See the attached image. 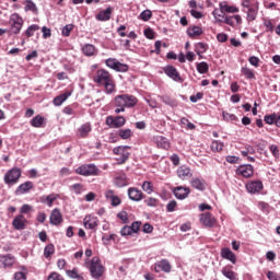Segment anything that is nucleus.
Listing matches in <instances>:
<instances>
[{"label":"nucleus","mask_w":280,"mask_h":280,"mask_svg":"<svg viewBox=\"0 0 280 280\" xmlns=\"http://www.w3.org/2000/svg\"><path fill=\"white\" fill-rule=\"evenodd\" d=\"M48 280H65V278H62L58 272H51L48 276Z\"/></svg>","instance_id":"obj_63"},{"label":"nucleus","mask_w":280,"mask_h":280,"mask_svg":"<svg viewBox=\"0 0 280 280\" xmlns=\"http://www.w3.org/2000/svg\"><path fill=\"white\" fill-rule=\"evenodd\" d=\"M71 32H73V24H67L62 30H61V34L62 36H71Z\"/></svg>","instance_id":"obj_47"},{"label":"nucleus","mask_w":280,"mask_h":280,"mask_svg":"<svg viewBox=\"0 0 280 280\" xmlns=\"http://www.w3.org/2000/svg\"><path fill=\"white\" fill-rule=\"evenodd\" d=\"M118 137H120V139H130L132 137V130L131 129H119L117 131Z\"/></svg>","instance_id":"obj_41"},{"label":"nucleus","mask_w":280,"mask_h":280,"mask_svg":"<svg viewBox=\"0 0 280 280\" xmlns=\"http://www.w3.org/2000/svg\"><path fill=\"white\" fill-rule=\"evenodd\" d=\"M115 71H119V72H122V73H126V71H128V65L126 63H121V62H117L116 63V69Z\"/></svg>","instance_id":"obj_54"},{"label":"nucleus","mask_w":280,"mask_h":280,"mask_svg":"<svg viewBox=\"0 0 280 280\" xmlns=\"http://www.w3.org/2000/svg\"><path fill=\"white\" fill-rule=\"evenodd\" d=\"M190 185L194 189H198V191H205V179L195 177L190 180Z\"/></svg>","instance_id":"obj_30"},{"label":"nucleus","mask_w":280,"mask_h":280,"mask_svg":"<svg viewBox=\"0 0 280 280\" xmlns=\"http://www.w3.org/2000/svg\"><path fill=\"white\" fill-rule=\"evenodd\" d=\"M43 124H45V117L37 115L31 120V126L33 128H43Z\"/></svg>","instance_id":"obj_34"},{"label":"nucleus","mask_w":280,"mask_h":280,"mask_svg":"<svg viewBox=\"0 0 280 280\" xmlns=\"http://www.w3.org/2000/svg\"><path fill=\"white\" fill-rule=\"evenodd\" d=\"M246 190L248 194H259L264 189V183L261 180H252L246 184Z\"/></svg>","instance_id":"obj_13"},{"label":"nucleus","mask_w":280,"mask_h":280,"mask_svg":"<svg viewBox=\"0 0 280 280\" xmlns=\"http://www.w3.org/2000/svg\"><path fill=\"white\" fill-rule=\"evenodd\" d=\"M83 188H84V186H82V184H74L71 186L72 191H74V194H77V195L82 194Z\"/></svg>","instance_id":"obj_59"},{"label":"nucleus","mask_w":280,"mask_h":280,"mask_svg":"<svg viewBox=\"0 0 280 280\" xmlns=\"http://www.w3.org/2000/svg\"><path fill=\"white\" fill-rule=\"evenodd\" d=\"M114 185L115 187H128L130 185V179H128V176L124 172H116L114 174Z\"/></svg>","instance_id":"obj_8"},{"label":"nucleus","mask_w":280,"mask_h":280,"mask_svg":"<svg viewBox=\"0 0 280 280\" xmlns=\"http://www.w3.org/2000/svg\"><path fill=\"white\" fill-rule=\"evenodd\" d=\"M142 189L147 194H152V191H154V186L151 184V182H143Z\"/></svg>","instance_id":"obj_48"},{"label":"nucleus","mask_w":280,"mask_h":280,"mask_svg":"<svg viewBox=\"0 0 280 280\" xmlns=\"http://www.w3.org/2000/svg\"><path fill=\"white\" fill-rule=\"evenodd\" d=\"M223 149L224 143H222L221 141L214 140L211 142L210 150H212V152H222Z\"/></svg>","instance_id":"obj_40"},{"label":"nucleus","mask_w":280,"mask_h":280,"mask_svg":"<svg viewBox=\"0 0 280 280\" xmlns=\"http://www.w3.org/2000/svg\"><path fill=\"white\" fill-rule=\"evenodd\" d=\"M49 220L52 226H60V223L63 222L62 212H60L59 209L55 208L50 213Z\"/></svg>","instance_id":"obj_18"},{"label":"nucleus","mask_w":280,"mask_h":280,"mask_svg":"<svg viewBox=\"0 0 280 280\" xmlns=\"http://www.w3.org/2000/svg\"><path fill=\"white\" fill-rule=\"evenodd\" d=\"M212 15L214 16L217 23H224V19H226V14L224 11H222V9H214Z\"/></svg>","instance_id":"obj_32"},{"label":"nucleus","mask_w":280,"mask_h":280,"mask_svg":"<svg viewBox=\"0 0 280 280\" xmlns=\"http://www.w3.org/2000/svg\"><path fill=\"white\" fill-rule=\"evenodd\" d=\"M223 277H226V279L235 280L237 279V273L231 269V267H223L221 270Z\"/></svg>","instance_id":"obj_31"},{"label":"nucleus","mask_w":280,"mask_h":280,"mask_svg":"<svg viewBox=\"0 0 280 280\" xmlns=\"http://www.w3.org/2000/svg\"><path fill=\"white\" fill-rule=\"evenodd\" d=\"M102 171L95 164H83L75 170L79 176H100Z\"/></svg>","instance_id":"obj_4"},{"label":"nucleus","mask_w":280,"mask_h":280,"mask_svg":"<svg viewBox=\"0 0 280 280\" xmlns=\"http://www.w3.org/2000/svg\"><path fill=\"white\" fill-rule=\"evenodd\" d=\"M56 200H58V195L56 194L44 195L38 198V201L42 202V205H47V207H54Z\"/></svg>","instance_id":"obj_22"},{"label":"nucleus","mask_w":280,"mask_h":280,"mask_svg":"<svg viewBox=\"0 0 280 280\" xmlns=\"http://www.w3.org/2000/svg\"><path fill=\"white\" fill-rule=\"evenodd\" d=\"M178 206V203L176 202V200H172L166 205V211L168 213H172L173 211H176V207Z\"/></svg>","instance_id":"obj_51"},{"label":"nucleus","mask_w":280,"mask_h":280,"mask_svg":"<svg viewBox=\"0 0 280 280\" xmlns=\"http://www.w3.org/2000/svg\"><path fill=\"white\" fill-rule=\"evenodd\" d=\"M199 221L207 229H213L217 222L215 217H213V214H211L210 212L201 213L199 215Z\"/></svg>","instance_id":"obj_9"},{"label":"nucleus","mask_w":280,"mask_h":280,"mask_svg":"<svg viewBox=\"0 0 280 280\" xmlns=\"http://www.w3.org/2000/svg\"><path fill=\"white\" fill-rule=\"evenodd\" d=\"M91 277H93V279H101V277L104 275L105 272V268L102 265V259H100V257H93L88 266Z\"/></svg>","instance_id":"obj_3"},{"label":"nucleus","mask_w":280,"mask_h":280,"mask_svg":"<svg viewBox=\"0 0 280 280\" xmlns=\"http://www.w3.org/2000/svg\"><path fill=\"white\" fill-rule=\"evenodd\" d=\"M24 4H25V8H24L25 12H34V13L38 12V8L36 7V3H34V1L25 0Z\"/></svg>","instance_id":"obj_37"},{"label":"nucleus","mask_w":280,"mask_h":280,"mask_svg":"<svg viewBox=\"0 0 280 280\" xmlns=\"http://www.w3.org/2000/svg\"><path fill=\"white\" fill-rule=\"evenodd\" d=\"M164 73H166V75L168 78H171V80H174L175 82H180L183 80L180 78V73L178 72V70L174 66H166L164 68Z\"/></svg>","instance_id":"obj_16"},{"label":"nucleus","mask_w":280,"mask_h":280,"mask_svg":"<svg viewBox=\"0 0 280 280\" xmlns=\"http://www.w3.org/2000/svg\"><path fill=\"white\" fill-rule=\"evenodd\" d=\"M177 176L180 180H189L194 176V173H191V168L183 165L177 170Z\"/></svg>","instance_id":"obj_20"},{"label":"nucleus","mask_w":280,"mask_h":280,"mask_svg":"<svg viewBox=\"0 0 280 280\" xmlns=\"http://www.w3.org/2000/svg\"><path fill=\"white\" fill-rule=\"evenodd\" d=\"M144 36L145 38H149L150 40H152L154 38V31L152 28H145Z\"/></svg>","instance_id":"obj_62"},{"label":"nucleus","mask_w":280,"mask_h":280,"mask_svg":"<svg viewBox=\"0 0 280 280\" xmlns=\"http://www.w3.org/2000/svg\"><path fill=\"white\" fill-rule=\"evenodd\" d=\"M113 14V8L108 7L106 10H102L96 15V21H110Z\"/></svg>","instance_id":"obj_26"},{"label":"nucleus","mask_w":280,"mask_h":280,"mask_svg":"<svg viewBox=\"0 0 280 280\" xmlns=\"http://www.w3.org/2000/svg\"><path fill=\"white\" fill-rule=\"evenodd\" d=\"M32 189H34V183L25 182L16 188L15 194H16V196H23V194H27V192L32 191Z\"/></svg>","instance_id":"obj_21"},{"label":"nucleus","mask_w":280,"mask_h":280,"mask_svg":"<svg viewBox=\"0 0 280 280\" xmlns=\"http://www.w3.org/2000/svg\"><path fill=\"white\" fill-rule=\"evenodd\" d=\"M236 174L237 176H243V178H250L255 174V168L250 164H244L237 167Z\"/></svg>","instance_id":"obj_12"},{"label":"nucleus","mask_w":280,"mask_h":280,"mask_svg":"<svg viewBox=\"0 0 280 280\" xmlns=\"http://www.w3.org/2000/svg\"><path fill=\"white\" fill-rule=\"evenodd\" d=\"M84 226L85 229H91V230L95 229L97 226V219L86 217L84 219Z\"/></svg>","instance_id":"obj_38"},{"label":"nucleus","mask_w":280,"mask_h":280,"mask_svg":"<svg viewBox=\"0 0 280 280\" xmlns=\"http://www.w3.org/2000/svg\"><path fill=\"white\" fill-rule=\"evenodd\" d=\"M198 73L205 74L209 72V65L205 61L197 63Z\"/></svg>","instance_id":"obj_43"},{"label":"nucleus","mask_w":280,"mask_h":280,"mask_svg":"<svg viewBox=\"0 0 280 280\" xmlns=\"http://www.w3.org/2000/svg\"><path fill=\"white\" fill-rule=\"evenodd\" d=\"M221 257L223 259H228L232 264H235V261H237V257L235 256V254L229 247H224V248L221 249Z\"/></svg>","instance_id":"obj_23"},{"label":"nucleus","mask_w":280,"mask_h":280,"mask_svg":"<svg viewBox=\"0 0 280 280\" xmlns=\"http://www.w3.org/2000/svg\"><path fill=\"white\" fill-rule=\"evenodd\" d=\"M81 51L84 56H97V48L92 44H84L81 48Z\"/></svg>","instance_id":"obj_25"},{"label":"nucleus","mask_w":280,"mask_h":280,"mask_svg":"<svg viewBox=\"0 0 280 280\" xmlns=\"http://www.w3.org/2000/svg\"><path fill=\"white\" fill-rule=\"evenodd\" d=\"M158 147L163 148L164 150H168L170 141H167V139L164 137H160L158 138Z\"/></svg>","instance_id":"obj_45"},{"label":"nucleus","mask_w":280,"mask_h":280,"mask_svg":"<svg viewBox=\"0 0 280 280\" xmlns=\"http://www.w3.org/2000/svg\"><path fill=\"white\" fill-rule=\"evenodd\" d=\"M207 49H208L207 44H205V43H198V44L196 45L195 51H196L197 56H200L201 54H205V52L207 51Z\"/></svg>","instance_id":"obj_46"},{"label":"nucleus","mask_w":280,"mask_h":280,"mask_svg":"<svg viewBox=\"0 0 280 280\" xmlns=\"http://www.w3.org/2000/svg\"><path fill=\"white\" fill-rule=\"evenodd\" d=\"M10 32L11 34H21V30H23V18L19 15V13H13L10 18Z\"/></svg>","instance_id":"obj_6"},{"label":"nucleus","mask_w":280,"mask_h":280,"mask_svg":"<svg viewBox=\"0 0 280 280\" xmlns=\"http://www.w3.org/2000/svg\"><path fill=\"white\" fill-rule=\"evenodd\" d=\"M267 278L269 280H280V276H277V273H275L273 271H268Z\"/></svg>","instance_id":"obj_64"},{"label":"nucleus","mask_w":280,"mask_h":280,"mask_svg":"<svg viewBox=\"0 0 280 280\" xmlns=\"http://www.w3.org/2000/svg\"><path fill=\"white\" fill-rule=\"evenodd\" d=\"M129 228L131 229V233H139L141 231V222L135 221Z\"/></svg>","instance_id":"obj_55"},{"label":"nucleus","mask_w":280,"mask_h":280,"mask_svg":"<svg viewBox=\"0 0 280 280\" xmlns=\"http://www.w3.org/2000/svg\"><path fill=\"white\" fill-rule=\"evenodd\" d=\"M69 97H71V92H65L63 94L56 96L52 103L55 106H62V104H65Z\"/></svg>","instance_id":"obj_29"},{"label":"nucleus","mask_w":280,"mask_h":280,"mask_svg":"<svg viewBox=\"0 0 280 280\" xmlns=\"http://www.w3.org/2000/svg\"><path fill=\"white\" fill-rule=\"evenodd\" d=\"M276 119H277V114L265 116V122L268 124L269 126H272V124H276Z\"/></svg>","instance_id":"obj_50"},{"label":"nucleus","mask_w":280,"mask_h":280,"mask_svg":"<svg viewBox=\"0 0 280 280\" xmlns=\"http://www.w3.org/2000/svg\"><path fill=\"white\" fill-rule=\"evenodd\" d=\"M55 253L56 247L54 246V244H48L44 249V257H46V259H49V257H51V255H54Z\"/></svg>","instance_id":"obj_42"},{"label":"nucleus","mask_w":280,"mask_h":280,"mask_svg":"<svg viewBox=\"0 0 280 280\" xmlns=\"http://www.w3.org/2000/svg\"><path fill=\"white\" fill-rule=\"evenodd\" d=\"M202 97H205V93L198 92L196 95L190 96V102L196 104V102H198L199 100H202Z\"/></svg>","instance_id":"obj_60"},{"label":"nucleus","mask_w":280,"mask_h":280,"mask_svg":"<svg viewBox=\"0 0 280 280\" xmlns=\"http://www.w3.org/2000/svg\"><path fill=\"white\" fill-rule=\"evenodd\" d=\"M140 19H141V21H149L150 19H152V11H150V10H144V11L140 14Z\"/></svg>","instance_id":"obj_52"},{"label":"nucleus","mask_w":280,"mask_h":280,"mask_svg":"<svg viewBox=\"0 0 280 280\" xmlns=\"http://www.w3.org/2000/svg\"><path fill=\"white\" fill-rule=\"evenodd\" d=\"M241 73H243V75H245V78L247 80H255V71H253L250 68L248 67H243L241 69Z\"/></svg>","instance_id":"obj_39"},{"label":"nucleus","mask_w":280,"mask_h":280,"mask_svg":"<svg viewBox=\"0 0 280 280\" xmlns=\"http://www.w3.org/2000/svg\"><path fill=\"white\" fill-rule=\"evenodd\" d=\"M139 100L136 98L135 95L130 94H120L114 98V106H116L115 113L119 115V113H125L126 108H135Z\"/></svg>","instance_id":"obj_2"},{"label":"nucleus","mask_w":280,"mask_h":280,"mask_svg":"<svg viewBox=\"0 0 280 280\" xmlns=\"http://www.w3.org/2000/svg\"><path fill=\"white\" fill-rule=\"evenodd\" d=\"M26 224H27V219H25V215L23 214L16 215L12 221V226L13 229H15V231H23Z\"/></svg>","instance_id":"obj_17"},{"label":"nucleus","mask_w":280,"mask_h":280,"mask_svg":"<svg viewBox=\"0 0 280 280\" xmlns=\"http://www.w3.org/2000/svg\"><path fill=\"white\" fill-rule=\"evenodd\" d=\"M93 82L98 84V86H104L105 93H107V95L115 93V79L113 78V74H110V72H108L107 70H97L93 75Z\"/></svg>","instance_id":"obj_1"},{"label":"nucleus","mask_w":280,"mask_h":280,"mask_svg":"<svg viewBox=\"0 0 280 280\" xmlns=\"http://www.w3.org/2000/svg\"><path fill=\"white\" fill-rule=\"evenodd\" d=\"M16 264V257L12 254L0 255V268L7 270V268H12Z\"/></svg>","instance_id":"obj_10"},{"label":"nucleus","mask_w":280,"mask_h":280,"mask_svg":"<svg viewBox=\"0 0 280 280\" xmlns=\"http://www.w3.org/2000/svg\"><path fill=\"white\" fill-rule=\"evenodd\" d=\"M120 234L122 235V237H126L127 235H132V229L130 228V225H125L120 230Z\"/></svg>","instance_id":"obj_56"},{"label":"nucleus","mask_w":280,"mask_h":280,"mask_svg":"<svg viewBox=\"0 0 280 280\" xmlns=\"http://www.w3.org/2000/svg\"><path fill=\"white\" fill-rule=\"evenodd\" d=\"M93 130V127L91 126V122H85L79 127L77 130V136L80 139H86L89 137V133Z\"/></svg>","instance_id":"obj_19"},{"label":"nucleus","mask_w":280,"mask_h":280,"mask_svg":"<svg viewBox=\"0 0 280 280\" xmlns=\"http://www.w3.org/2000/svg\"><path fill=\"white\" fill-rule=\"evenodd\" d=\"M21 168L13 167L8 171L4 175V183L5 185H16L19 183V178H21Z\"/></svg>","instance_id":"obj_7"},{"label":"nucleus","mask_w":280,"mask_h":280,"mask_svg":"<svg viewBox=\"0 0 280 280\" xmlns=\"http://www.w3.org/2000/svg\"><path fill=\"white\" fill-rule=\"evenodd\" d=\"M264 25L266 27V32H275V25L272 24V21L265 20Z\"/></svg>","instance_id":"obj_57"},{"label":"nucleus","mask_w":280,"mask_h":280,"mask_svg":"<svg viewBox=\"0 0 280 280\" xmlns=\"http://www.w3.org/2000/svg\"><path fill=\"white\" fill-rule=\"evenodd\" d=\"M219 7L222 12H228L229 14H235L240 12V9L237 7L229 5L226 2H220Z\"/></svg>","instance_id":"obj_28"},{"label":"nucleus","mask_w":280,"mask_h":280,"mask_svg":"<svg viewBox=\"0 0 280 280\" xmlns=\"http://www.w3.org/2000/svg\"><path fill=\"white\" fill-rule=\"evenodd\" d=\"M158 268H160L163 272H171L172 271V265H170V261L163 259L156 264Z\"/></svg>","instance_id":"obj_36"},{"label":"nucleus","mask_w":280,"mask_h":280,"mask_svg":"<svg viewBox=\"0 0 280 280\" xmlns=\"http://www.w3.org/2000/svg\"><path fill=\"white\" fill-rule=\"evenodd\" d=\"M128 150H130L129 145H120L113 149L114 154L118 156L116 159L118 165H124L130 159V152Z\"/></svg>","instance_id":"obj_5"},{"label":"nucleus","mask_w":280,"mask_h":280,"mask_svg":"<svg viewBox=\"0 0 280 280\" xmlns=\"http://www.w3.org/2000/svg\"><path fill=\"white\" fill-rule=\"evenodd\" d=\"M38 30H40V26H38V24L30 25L22 36H26V38H32V36H34V33L38 32Z\"/></svg>","instance_id":"obj_33"},{"label":"nucleus","mask_w":280,"mask_h":280,"mask_svg":"<svg viewBox=\"0 0 280 280\" xmlns=\"http://www.w3.org/2000/svg\"><path fill=\"white\" fill-rule=\"evenodd\" d=\"M105 198L110 202L112 207H119V205H121V198L115 195V190L113 189L105 191Z\"/></svg>","instance_id":"obj_14"},{"label":"nucleus","mask_w":280,"mask_h":280,"mask_svg":"<svg viewBox=\"0 0 280 280\" xmlns=\"http://www.w3.org/2000/svg\"><path fill=\"white\" fill-rule=\"evenodd\" d=\"M117 62H119L117 61V59L109 58L105 61V65L109 67V69H114L115 71V69L117 68Z\"/></svg>","instance_id":"obj_53"},{"label":"nucleus","mask_w":280,"mask_h":280,"mask_svg":"<svg viewBox=\"0 0 280 280\" xmlns=\"http://www.w3.org/2000/svg\"><path fill=\"white\" fill-rule=\"evenodd\" d=\"M128 198H130L133 202H141L145 198V194L139 190L137 187H130L127 190Z\"/></svg>","instance_id":"obj_11"},{"label":"nucleus","mask_w":280,"mask_h":280,"mask_svg":"<svg viewBox=\"0 0 280 280\" xmlns=\"http://www.w3.org/2000/svg\"><path fill=\"white\" fill-rule=\"evenodd\" d=\"M259 13V2H255V7H252L247 10V21L253 22L257 19V14Z\"/></svg>","instance_id":"obj_27"},{"label":"nucleus","mask_w":280,"mask_h":280,"mask_svg":"<svg viewBox=\"0 0 280 280\" xmlns=\"http://www.w3.org/2000/svg\"><path fill=\"white\" fill-rule=\"evenodd\" d=\"M203 33L202 27L196 25L189 26L187 30L189 38H198V36H202Z\"/></svg>","instance_id":"obj_24"},{"label":"nucleus","mask_w":280,"mask_h":280,"mask_svg":"<svg viewBox=\"0 0 280 280\" xmlns=\"http://www.w3.org/2000/svg\"><path fill=\"white\" fill-rule=\"evenodd\" d=\"M173 194L178 200H185L191 194V189L189 187L178 186L174 188Z\"/></svg>","instance_id":"obj_15"},{"label":"nucleus","mask_w":280,"mask_h":280,"mask_svg":"<svg viewBox=\"0 0 280 280\" xmlns=\"http://www.w3.org/2000/svg\"><path fill=\"white\" fill-rule=\"evenodd\" d=\"M121 126H126V118L124 116H117L114 118V128H121Z\"/></svg>","instance_id":"obj_44"},{"label":"nucleus","mask_w":280,"mask_h":280,"mask_svg":"<svg viewBox=\"0 0 280 280\" xmlns=\"http://www.w3.org/2000/svg\"><path fill=\"white\" fill-rule=\"evenodd\" d=\"M160 100L161 102H163V104H166V106H178L176 100L172 98L170 95L160 96Z\"/></svg>","instance_id":"obj_35"},{"label":"nucleus","mask_w":280,"mask_h":280,"mask_svg":"<svg viewBox=\"0 0 280 280\" xmlns=\"http://www.w3.org/2000/svg\"><path fill=\"white\" fill-rule=\"evenodd\" d=\"M223 119L224 121H237V116L229 112H223Z\"/></svg>","instance_id":"obj_49"},{"label":"nucleus","mask_w":280,"mask_h":280,"mask_svg":"<svg viewBox=\"0 0 280 280\" xmlns=\"http://www.w3.org/2000/svg\"><path fill=\"white\" fill-rule=\"evenodd\" d=\"M248 62H249V65H252V67L257 68V67H259L260 60H259L258 57L252 56V57L248 58Z\"/></svg>","instance_id":"obj_58"},{"label":"nucleus","mask_w":280,"mask_h":280,"mask_svg":"<svg viewBox=\"0 0 280 280\" xmlns=\"http://www.w3.org/2000/svg\"><path fill=\"white\" fill-rule=\"evenodd\" d=\"M15 280H27V276L23 271H18L14 275Z\"/></svg>","instance_id":"obj_61"}]
</instances>
